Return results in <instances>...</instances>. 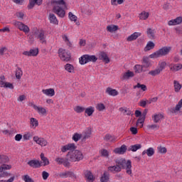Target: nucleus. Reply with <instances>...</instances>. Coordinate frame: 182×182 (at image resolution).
<instances>
[{"label": "nucleus", "instance_id": "423d86ee", "mask_svg": "<svg viewBox=\"0 0 182 182\" xmlns=\"http://www.w3.org/2000/svg\"><path fill=\"white\" fill-rule=\"evenodd\" d=\"M58 54L61 60H63V62H69L70 60V52L63 48H60L58 50Z\"/></svg>", "mask_w": 182, "mask_h": 182}, {"label": "nucleus", "instance_id": "5fc2aeb1", "mask_svg": "<svg viewBox=\"0 0 182 182\" xmlns=\"http://www.w3.org/2000/svg\"><path fill=\"white\" fill-rule=\"evenodd\" d=\"M144 120H146V118L143 117H140L136 121V126H139V124H141L140 127H143V124L144 123Z\"/></svg>", "mask_w": 182, "mask_h": 182}, {"label": "nucleus", "instance_id": "9b49d317", "mask_svg": "<svg viewBox=\"0 0 182 182\" xmlns=\"http://www.w3.org/2000/svg\"><path fill=\"white\" fill-rule=\"evenodd\" d=\"M33 141L37 144H39L40 146H48V141H46V139H45L43 137H40L38 136H33Z\"/></svg>", "mask_w": 182, "mask_h": 182}, {"label": "nucleus", "instance_id": "bb28decb", "mask_svg": "<svg viewBox=\"0 0 182 182\" xmlns=\"http://www.w3.org/2000/svg\"><path fill=\"white\" fill-rule=\"evenodd\" d=\"M91 135H92V131L90 129H87V131L84 132L82 134V141L90 139Z\"/></svg>", "mask_w": 182, "mask_h": 182}, {"label": "nucleus", "instance_id": "e433bc0d", "mask_svg": "<svg viewBox=\"0 0 182 182\" xmlns=\"http://www.w3.org/2000/svg\"><path fill=\"white\" fill-rule=\"evenodd\" d=\"M40 157L41 159V160L43 161V166H49V159H48V158H46V156H45V154L41 153L40 155Z\"/></svg>", "mask_w": 182, "mask_h": 182}, {"label": "nucleus", "instance_id": "c756f323", "mask_svg": "<svg viewBox=\"0 0 182 182\" xmlns=\"http://www.w3.org/2000/svg\"><path fill=\"white\" fill-rule=\"evenodd\" d=\"M109 177H110V175L108 173L107 171H105L100 178V182L109 181Z\"/></svg>", "mask_w": 182, "mask_h": 182}, {"label": "nucleus", "instance_id": "c9c22d12", "mask_svg": "<svg viewBox=\"0 0 182 182\" xmlns=\"http://www.w3.org/2000/svg\"><path fill=\"white\" fill-rule=\"evenodd\" d=\"M182 108V99L178 102L175 108H172V113H176V112L180 111V109Z\"/></svg>", "mask_w": 182, "mask_h": 182}, {"label": "nucleus", "instance_id": "0eeeda50", "mask_svg": "<svg viewBox=\"0 0 182 182\" xmlns=\"http://www.w3.org/2000/svg\"><path fill=\"white\" fill-rule=\"evenodd\" d=\"M13 25L16 26V28L19 29V31H22L23 32H24V33L26 34L30 32L31 31V29H29V26H28L27 25H25L21 21H15L13 22Z\"/></svg>", "mask_w": 182, "mask_h": 182}, {"label": "nucleus", "instance_id": "f8f14e48", "mask_svg": "<svg viewBox=\"0 0 182 182\" xmlns=\"http://www.w3.org/2000/svg\"><path fill=\"white\" fill-rule=\"evenodd\" d=\"M99 59H100V60H102V62H104V63H110V58H109L107 53H106L103 51L100 53Z\"/></svg>", "mask_w": 182, "mask_h": 182}, {"label": "nucleus", "instance_id": "9d476101", "mask_svg": "<svg viewBox=\"0 0 182 182\" xmlns=\"http://www.w3.org/2000/svg\"><path fill=\"white\" fill-rule=\"evenodd\" d=\"M27 164L33 168H39L40 167H42V164L41 163V161L36 159L28 161L27 162Z\"/></svg>", "mask_w": 182, "mask_h": 182}, {"label": "nucleus", "instance_id": "393cba45", "mask_svg": "<svg viewBox=\"0 0 182 182\" xmlns=\"http://www.w3.org/2000/svg\"><path fill=\"white\" fill-rule=\"evenodd\" d=\"M35 4L38 6L42 5V0H31L29 1L28 9H32L35 6Z\"/></svg>", "mask_w": 182, "mask_h": 182}, {"label": "nucleus", "instance_id": "774afa93", "mask_svg": "<svg viewBox=\"0 0 182 182\" xmlns=\"http://www.w3.org/2000/svg\"><path fill=\"white\" fill-rule=\"evenodd\" d=\"M15 180V176L11 177L9 180H0V182H13Z\"/></svg>", "mask_w": 182, "mask_h": 182}, {"label": "nucleus", "instance_id": "4c0bfd02", "mask_svg": "<svg viewBox=\"0 0 182 182\" xmlns=\"http://www.w3.org/2000/svg\"><path fill=\"white\" fill-rule=\"evenodd\" d=\"M149 16H150V14H149V12L143 11L139 14V19H141L142 21H146Z\"/></svg>", "mask_w": 182, "mask_h": 182}, {"label": "nucleus", "instance_id": "c85d7f7f", "mask_svg": "<svg viewBox=\"0 0 182 182\" xmlns=\"http://www.w3.org/2000/svg\"><path fill=\"white\" fill-rule=\"evenodd\" d=\"M30 124L31 129H35L39 126V122L36 118H31Z\"/></svg>", "mask_w": 182, "mask_h": 182}, {"label": "nucleus", "instance_id": "f704fd0d", "mask_svg": "<svg viewBox=\"0 0 182 182\" xmlns=\"http://www.w3.org/2000/svg\"><path fill=\"white\" fill-rule=\"evenodd\" d=\"M146 33L150 39H154L156 31L151 28H147Z\"/></svg>", "mask_w": 182, "mask_h": 182}, {"label": "nucleus", "instance_id": "e2e57ef3", "mask_svg": "<svg viewBox=\"0 0 182 182\" xmlns=\"http://www.w3.org/2000/svg\"><path fill=\"white\" fill-rule=\"evenodd\" d=\"M3 87H8L9 89H14V85L11 82H4Z\"/></svg>", "mask_w": 182, "mask_h": 182}, {"label": "nucleus", "instance_id": "b1692460", "mask_svg": "<svg viewBox=\"0 0 182 182\" xmlns=\"http://www.w3.org/2000/svg\"><path fill=\"white\" fill-rule=\"evenodd\" d=\"M105 93H107L109 96H117V95H119V92L112 87H107Z\"/></svg>", "mask_w": 182, "mask_h": 182}, {"label": "nucleus", "instance_id": "338daca9", "mask_svg": "<svg viewBox=\"0 0 182 182\" xmlns=\"http://www.w3.org/2000/svg\"><path fill=\"white\" fill-rule=\"evenodd\" d=\"M31 137H32V135L31 134V133L25 134L23 136V140H29L31 139Z\"/></svg>", "mask_w": 182, "mask_h": 182}, {"label": "nucleus", "instance_id": "c03bdc74", "mask_svg": "<svg viewBox=\"0 0 182 182\" xmlns=\"http://www.w3.org/2000/svg\"><path fill=\"white\" fill-rule=\"evenodd\" d=\"M9 161V158L6 155H0V164H4Z\"/></svg>", "mask_w": 182, "mask_h": 182}, {"label": "nucleus", "instance_id": "20e7f679", "mask_svg": "<svg viewBox=\"0 0 182 182\" xmlns=\"http://www.w3.org/2000/svg\"><path fill=\"white\" fill-rule=\"evenodd\" d=\"M67 157L69 159V161H80V160H83V154L79 150H73L68 153Z\"/></svg>", "mask_w": 182, "mask_h": 182}, {"label": "nucleus", "instance_id": "39448f33", "mask_svg": "<svg viewBox=\"0 0 182 182\" xmlns=\"http://www.w3.org/2000/svg\"><path fill=\"white\" fill-rule=\"evenodd\" d=\"M96 60H97L96 55H83L79 58L80 65H85V63H89V62H96Z\"/></svg>", "mask_w": 182, "mask_h": 182}, {"label": "nucleus", "instance_id": "6e6d98bb", "mask_svg": "<svg viewBox=\"0 0 182 182\" xmlns=\"http://www.w3.org/2000/svg\"><path fill=\"white\" fill-rule=\"evenodd\" d=\"M96 109H97V110H99V112H103V110H105V109H106V107L105 106V105L103 103H99L97 105Z\"/></svg>", "mask_w": 182, "mask_h": 182}, {"label": "nucleus", "instance_id": "8fccbe9b", "mask_svg": "<svg viewBox=\"0 0 182 182\" xmlns=\"http://www.w3.org/2000/svg\"><path fill=\"white\" fill-rule=\"evenodd\" d=\"M147 129H149V130H159L160 129V125H159L157 124L148 125Z\"/></svg>", "mask_w": 182, "mask_h": 182}, {"label": "nucleus", "instance_id": "72a5a7b5", "mask_svg": "<svg viewBox=\"0 0 182 182\" xmlns=\"http://www.w3.org/2000/svg\"><path fill=\"white\" fill-rule=\"evenodd\" d=\"M144 67L142 65H136L134 67V69L135 70V73H141V72H146V70H144Z\"/></svg>", "mask_w": 182, "mask_h": 182}, {"label": "nucleus", "instance_id": "5701e85b", "mask_svg": "<svg viewBox=\"0 0 182 182\" xmlns=\"http://www.w3.org/2000/svg\"><path fill=\"white\" fill-rule=\"evenodd\" d=\"M145 154H146L148 157L154 156V149L153 147H150L148 149L143 151L142 156H144Z\"/></svg>", "mask_w": 182, "mask_h": 182}, {"label": "nucleus", "instance_id": "4be33fe9", "mask_svg": "<svg viewBox=\"0 0 182 182\" xmlns=\"http://www.w3.org/2000/svg\"><path fill=\"white\" fill-rule=\"evenodd\" d=\"M42 92L43 95H46V96H50V97L55 96V90L53 88L42 90Z\"/></svg>", "mask_w": 182, "mask_h": 182}, {"label": "nucleus", "instance_id": "79ce46f5", "mask_svg": "<svg viewBox=\"0 0 182 182\" xmlns=\"http://www.w3.org/2000/svg\"><path fill=\"white\" fill-rule=\"evenodd\" d=\"M39 114H42V116H46V109L42 107H37L36 109Z\"/></svg>", "mask_w": 182, "mask_h": 182}, {"label": "nucleus", "instance_id": "2f4dec72", "mask_svg": "<svg viewBox=\"0 0 182 182\" xmlns=\"http://www.w3.org/2000/svg\"><path fill=\"white\" fill-rule=\"evenodd\" d=\"M173 85H174L175 92L176 93H178V92H180V90H181V87H182L181 84H180V82H178V81L174 80L173 81Z\"/></svg>", "mask_w": 182, "mask_h": 182}, {"label": "nucleus", "instance_id": "7c9ffc66", "mask_svg": "<svg viewBox=\"0 0 182 182\" xmlns=\"http://www.w3.org/2000/svg\"><path fill=\"white\" fill-rule=\"evenodd\" d=\"M134 89H141L142 92H146L147 90V86L144 84H140V82H138L136 85H134L133 87Z\"/></svg>", "mask_w": 182, "mask_h": 182}, {"label": "nucleus", "instance_id": "ddd939ff", "mask_svg": "<svg viewBox=\"0 0 182 182\" xmlns=\"http://www.w3.org/2000/svg\"><path fill=\"white\" fill-rule=\"evenodd\" d=\"M85 176L87 178V182H93L95 181V180H96V178L95 177V176H93V173H92V171H85Z\"/></svg>", "mask_w": 182, "mask_h": 182}, {"label": "nucleus", "instance_id": "4468645a", "mask_svg": "<svg viewBox=\"0 0 182 182\" xmlns=\"http://www.w3.org/2000/svg\"><path fill=\"white\" fill-rule=\"evenodd\" d=\"M61 178H68V177H75V173L70 171H65L59 173Z\"/></svg>", "mask_w": 182, "mask_h": 182}, {"label": "nucleus", "instance_id": "603ef678", "mask_svg": "<svg viewBox=\"0 0 182 182\" xmlns=\"http://www.w3.org/2000/svg\"><path fill=\"white\" fill-rule=\"evenodd\" d=\"M22 180H23V181H25V182H35V181H33V179H32V178H31V176H29V175L23 176Z\"/></svg>", "mask_w": 182, "mask_h": 182}, {"label": "nucleus", "instance_id": "f3484780", "mask_svg": "<svg viewBox=\"0 0 182 182\" xmlns=\"http://www.w3.org/2000/svg\"><path fill=\"white\" fill-rule=\"evenodd\" d=\"M134 77V73L128 70L127 72L124 73L121 77V80H127V79H130V77Z\"/></svg>", "mask_w": 182, "mask_h": 182}, {"label": "nucleus", "instance_id": "a878e982", "mask_svg": "<svg viewBox=\"0 0 182 182\" xmlns=\"http://www.w3.org/2000/svg\"><path fill=\"white\" fill-rule=\"evenodd\" d=\"M49 21L50 23H53L54 25H58L59 23L58 18H56V16H55L53 14H49Z\"/></svg>", "mask_w": 182, "mask_h": 182}, {"label": "nucleus", "instance_id": "ea45409f", "mask_svg": "<svg viewBox=\"0 0 182 182\" xmlns=\"http://www.w3.org/2000/svg\"><path fill=\"white\" fill-rule=\"evenodd\" d=\"M139 149H141V144H136L129 146V150L131 151H137V150H139Z\"/></svg>", "mask_w": 182, "mask_h": 182}, {"label": "nucleus", "instance_id": "a211bd4d", "mask_svg": "<svg viewBox=\"0 0 182 182\" xmlns=\"http://www.w3.org/2000/svg\"><path fill=\"white\" fill-rule=\"evenodd\" d=\"M107 170L108 171H110V173H120V171H122V168L116 164L115 166H109Z\"/></svg>", "mask_w": 182, "mask_h": 182}, {"label": "nucleus", "instance_id": "a18cd8bd", "mask_svg": "<svg viewBox=\"0 0 182 182\" xmlns=\"http://www.w3.org/2000/svg\"><path fill=\"white\" fill-rule=\"evenodd\" d=\"M22 75H23V72H22V70L21 68H17L16 70V79H18V80L22 77Z\"/></svg>", "mask_w": 182, "mask_h": 182}, {"label": "nucleus", "instance_id": "473e14b6", "mask_svg": "<svg viewBox=\"0 0 182 182\" xmlns=\"http://www.w3.org/2000/svg\"><path fill=\"white\" fill-rule=\"evenodd\" d=\"M119 30V26L116 25H111V26H107V31L108 32H110L111 33L112 32H116V31Z\"/></svg>", "mask_w": 182, "mask_h": 182}, {"label": "nucleus", "instance_id": "6e6552de", "mask_svg": "<svg viewBox=\"0 0 182 182\" xmlns=\"http://www.w3.org/2000/svg\"><path fill=\"white\" fill-rule=\"evenodd\" d=\"M34 36L41 43H46V35H45V31L43 30H37L34 32Z\"/></svg>", "mask_w": 182, "mask_h": 182}, {"label": "nucleus", "instance_id": "3c124183", "mask_svg": "<svg viewBox=\"0 0 182 182\" xmlns=\"http://www.w3.org/2000/svg\"><path fill=\"white\" fill-rule=\"evenodd\" d=\"M11 168H12L11 165L3 164L0 166V173H2L4 170H11Z\"/></svg>", "mask_w": 182, "mask_h": 182}, {"label": "nucleus", "instance_id": "cd10ccee", "mask_svg": "<svg viewBox=\"0 0 182 182\" xmlns=\"http://www.w3.org/2000/svg\"><path fill=\"white\" fill-rule=\"evenodd\" d=\"M155 46H156V44H154V43H153L152 41H149L147 43L144 50V52H148V50H151V49H154Z\"/></svg>", "mask_w": 182, "mask_h": 182}, {"label": "nucleus", "instance_id": "1a4fd4ad", "mask_svg": "<svg viewBox=\"0 0 182 182\" xmlns=\"http://www.w3.org/2000/svg\"><path fill=\"white\" fill-rule=\"evenodd\" d=\"M55 161L60 165L63 164L64 167H70V162H69V158L57 157Z\"/></svg>", "mask_w": 182, "mask_h": 182}, {"label": "nucleus", "instance_id": "680f3d73", "mask_svg": "<svg viewBox=\"0 0 182 182\" xmlns=\"http://www.w3.org/2000/svg\"><path fill=\"white\" fill-rule=\"evenodd\" d=\"M158 150L159 153H161L162 154H166L167 153V149L166 147L159 146Z\"/></svg>", "mask_w": 182, "mask_h": 182}, {"label": "nucleus", "instance_id": "37998d69", "mask_svg": "<svg viewBox=\"0 0 182 182\" xmlns=\"http://www.w3.org/2000/svg\"><path fill=\"white\" fill-rule=\"evenodd\" d=\"M160 73H161V71L158 68L149 72V75H151V76H158Z\"/></svg>", "mask_w": 182, "mask_h": 182}, {"label": "nucleus", "instance_id": "aec40b11", "mask_svg": "<svg viewBox=\"0 0 182 182\" xmlns=\"http://www.w3.org/2000/svg\"><path fill=\"white\" fill-rule=\"evenodd\" d=\"M139 36H141V33L139 32H135L132 33L131 36H128L127 38V42H132V41H136Z\"/></svg>", "mask_w": 182, "mask_h": 182}, {"label": "nucleus", "instance_id": "0e129e2a", "mask_svg": "<svg viewBox=\"0 0 182 182\" xmlns=\"http://www.w3.org/2000/svg\"><path fill=\"white\" fill-rule=\"evenodd\" d=\"M146 105H147V102H146V100H141L139 102V106H140L141 107H146Z\"/></svg>", "mask_w": 182, "mask_h": 182}, {"label": "nucleus", "instance_id": "4d7b16f0", "mask_svg": "<svg viewBox=\"0 0 182 182\" xmlns=\"http://www.w3.org/2000/svg\"><path fill=\"white\" fill-rule=\"evenodd\" d=\"M75 112H76V113H82V112H85V108L83 107H80V106H77L75 109H74Z\"/></svg>", "mask_w": 182, "mask_h": 182}, {"label": "nucleus", "instance_id": "de8ad7c7", "mask_svg": "<svg viewBox=\"0 0 182 182\" xmlns=\"http://www.w3.org/2000/svg\"><path fill=\"white\" fill-rule=\"evenodd\" d=\"M104 139L105 141H114V140H116L114 136H112L110 134H107L105 136Z\"/></svg>", "mask_w": 182, "mask_h": 182}, {"label": "nucleus", "instance_id": "dca6fc26", "mask_svg": "<svg viewBox=\"0 0 182 182\" xmlns=\"http://www.w3.org/2000/svg\"><path fill=\"white\" fill-rule=\"evenodd\" d=\"M142 66L144 69L151 67V63L150 62L149 57H143Z\"/></svg>", "mask_w": 182, "mask_h": 182}, {"label": "nucleus", "instance_id": "a19ab883", "mask_svg": "<svg viewBox=\"0 0 182 182\" xmlns=\"http://www.w3.org/2000/svg\"><path fill=\"white\" fill-rule=\"evenodd\" d=\"M166 66H167V63H166V61H162L159 63L157 68L161 72H163V70L166 69Z\"/></svg>", "mask_w": 182, "mask_h": 182}, {"label": "nucleus", "instance_id": "864d4df0", "mask_svg": "<svg viewBox=\"0 0 182 182\" xmlns=\"http://www.w3.org/2000/svg\"><path fill=\"white\" fill-rule=\"evenodd\" d=\"M39 53V49L35 48V49H31L30 50V56H38V54Z\"/></svg>", "mask_w": 182, "mask_h": 182}, {"label": "nucleus", "instance_id": "052dcab7", "mask_svg": "<svg viewBox=\"0 0 182 182\" xmlns=\"http://www.w3.org/2000/svg\"><path fill=\"white\" fill-rule=\"evenodd\" d=\"M11 173H8L6 171H3L0 173V178H2V177H11Z\"/></svg>", "mask_w": 182, "mask_h": 182}, {"label": "nucleus", "instance_id": "f257e3e1", "mask_svg": "<svg viewBox=\"0 0 182 182\" xmlns=\"http://www.w3.org/2000/svg\"><path fill=\"white\" fill-rule=\"evenodd\" d=\"M51 4H55L53 8L54 14H56L60 18H65L66 14L65 11V9H66V3L65 2V0H53L51 1Z\"/></svg>", "mask_w": 182, "mask_h": 182}, {"label": "nucleus", "instance_id": "412c9836", "mask_svg": "<svg viewBox=\"0 0 182 182\" xmlns=\"http://www.w3.org/2000/svg\"><path fill=\"white\" fill-rule=\"evenodd\" d=\"M127 150V146L126 145H122L120 148H117L114 150V153L116 154H124L125 151Z\"/></svg>", "mask_w": 182, "mask_h": 182}, {"label": "nucleus", "instance_id": "09e8293b", "mask_svg": "<svg viewBox=\"0 0 182 182\" xmlns=\"http://www.w3.org/2000/svg\"><path fill=\"white\" fill-rule=\"evenodd\" d=\"M82 138V134L75 133L73 136V140L75 142L79 141Z\"/></svg>", "mask_w": 182, "mask_h": 182}, {"label": "nucleus", "instance_id": "bf43d9fd", "mask_svg": "<svg viewBox=\"0 0 182 182\" xmlns=\"http://www.w3.org/2000/svg\"><path fill=\"white\" fill-rule=\"evenodd\" d=\"M101 156L107 159L109 157V151L106 149L101 150Z\"/></svg>", "mask_w": 182, "mask_h": 182}, {"label": "nucleus", "instance_id": "58836bf2", "mask_svg": "<svg viewBox=\"0 0 182 182\" xmlns=\"http://www.w3.org/2000/svg\"><path fill=\"white\" fill-rule=\"evenodd\" d=\"M85 112L87 116L90 117L93 113H95V107H89L87 108H85Z\"/></svg>", "mask_w": 182, "mask_h": 182}, {"label": "nucleus", "instance_id": "f03ea898", "mask_svg": "<svg viewBox=\"0 0 182 182\" xmlns=\"http://www.w3.org/2000/svg\"><path fill=\"white\" fill-rule=\"evenodd\" d=\"M115 164L118 167H120L122 169H125L127 174L132 176V161H126L124 159H117L115 160Z\"/></svg>", "mask_w": 182, "mask_h": 182}, {"label": "nucleus", "instance_id": "2eb2a0df", "mask_svg": "<svg viewBox=\"0 0 182 182\" xmlns=\"http://www.w3.org/2000/svg\"><path fill=\"white\" fill-rule=\"evenodd\" d=\"M163 119H164V115H163V114L158 113L152 116L154 123H160Z\"/></svg>", "mask_w": 182, "mask_h": 182}, {"label": "nucleus", "instance_id": "69168bd1", "mask_svg": "<svg viewBox=\"0 0 182 182\" xmlns=\"http://www.w3.org/2000/svg\"><path fill=\"white\" fill-rule=\"evenodd\" d=\"M42 177L44 180H48V177H49V173L43 171L42 172Z\"/></svg>", "mask_w": 182, "mask_h": 182}, {"label": "nucleus", "instance_id": "7ed1b4c3", "mask_svg": "<svg viewBox=\"0 0 182 182\" xmlns=\"http://www.w3.org/2000/svg\"><path fill=\"white\" fill-rule=\"evenodd\" d=\"M170 52H171V47L164 46L154 53L149 55V58L151 59H157V58H161V56H167Z\"/></svg>", "mask_w": 182, "mask_h": 182}, {"label": "nucleus", "instance_id": "49530a36", "mask_svg": "<svg viewBox=\"0 0 182 182\" xmlns=\"http://www.w3.org/2000/svg\"><path fill=\"white\" fill-rule=\"evenodd\" d=\"M65 70H68L69 73H73V72L75 71V68L73 67V65H72V64H66L65 65Z\"/></svg>", "mask_w": 182, "mask_h": 182}, {"label": "nucleus", "instance_id": "13d9d810", "mask_svg": "<svg viewBox=\"0 0 182 182\" xmlns=\"http://www.w3.org/2000/svg\"><path fill=\"white\" fill-rule=\"evenodd\" d=\"M68 16H69V18L70 19V21H73L74 22H76V21H77V16H76L72 12H70L68 14Z\"/></svg>", "mask_w": 182, "mask_h": 182}, {"label": "nucleus", "instance_id": "6ab92c4d", "mask_svg": "<svg viewBox=\"0 0 182 182\" xmlns=\"http://www.w3.org/2000/svg\"><path fill=\"white\" fill-rule=\"evenodd\" d=\"M170 70L172 72H178V70H181L182 69V64H170L169 65Z\"/></svg>", "mask_w": 182, "mask_h": 182}]
</instances>
